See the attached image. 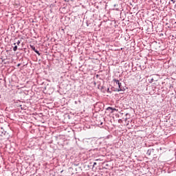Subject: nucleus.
<instances>
[{"label": "nucleus", "mask_w": 176, "mask_h": 176, "mask_svg": "<svg viewBox=\"0 0 176 176\" xmlns=\"http://www.w3.org/2000/svg\"><path fill=\"white\" fill-rule=\"evenodd\" d=\"M111 111V113H113V111H116V109H113L112 107H108L107 111Z\"/></svg>", "instance_id": "3"}, {"label": "nucleus", "mask_w": 176, "mask_h": 176, "mask_svg": "<svg viewBox=\"0 0 176 176\" xmlns=\"http://www.w3.org/2000/svg\"><path fill=\"white\" fill-rule=\"evenodd\" d=\"M96 164H97V163H96V162H94V166H96Z\"/></svg>", "instance_id": "6"}, {"label": "nucleus", "mask_w": 176, "mask_h": 176, "mask_svg": "<svg viewBox=\"0 0 176 176\" xmlns=\"http://www.w3.org/2000/svg\"><path fill=\"white\" fill-rule=\"evenodd\" d=\"M114 82L118 85L119 89H118V91H122V82L119 81V80L114 79Z\"/></svg>", "instance_id": "1"}, {"label": "nucleus", "mask_w": 176, "mask_h": 176, "mask_svg": "<svg viewBox=\"0 0 176 176\" xmlns=\"http://www.w3.org/2000/svg\"><path fill=\"white\" fill-rule=\"evenodd\" d=\"M30 47H31L32 50H34V52L35 53H36V54H38V56H41V54L39 53V51L36 50V49L35 48V46L30 45Z\"/></svg>", "instance_id": "2"}, {"label": "nucleus", "mask_w": 176, "mask_h": 176, "mask_svg": "<svg viewBox=\"0 0 176 176\" xmlns=\"http://www.w3.org/2000/svg\"><path fill=\"white\" fill-rule=\"evenodd\" d=\"M16 44H17L18 46H19V45H20V41H18L16 42Z\"/></svg>", "instance_id": "5"}, {"label": "nucleus", "mask_w": 176, "mask_h": 176, "mask_svg": "<svg viewBox=\"0 0 176 176\" xmlns=\"http://www.w3.org/2000/svg\"><path fill=\"white\" fill-rule=\"evenodd\" d=\"M14 47L13 48V50H14V52H16L17 50V45H16V43H14Z\"/></svg>", "instance_id": "4"}]
</instances>
